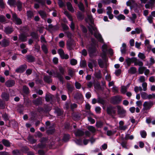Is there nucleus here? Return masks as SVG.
Returning a JSON list of instances; mask_svg holds the SVG:
<instances>
[{"mask_svg":"<svg viewBox=\"0 0 155 155\" xmlns=\"http://www.w3.org/2000/svg\"><path fill=\"white\" fill-rule=\"evenodd\" d=\"M107 112L109 114H114L116 113V110L114 107L109 106L107 108Z\"/></svg>","mask_w":155,"mask_h":155,"instance_id":"9d476101","label":"nucleus"},{"mask_svg":"<svg viewBox=\"0 0 155 155\" xmlns=\"http://www.w3.org/2000/svg\"><path fill=\"white\" fill-rule=\"evenodd\" d=\"M130 84H128L127 86H122L121 87L120 91L123 94H125L127 91V90L128 88L130 85Z\"/></svg>","mask_w":155,"mask_h":155,"instance_id":"f8f14e48","label":"nucleus"},{"mask_svg":"<svg viewBox=\"0 0 155 155\" xmlns=\"http://www.w3.org/2000/svg\"><path fill=\"white\" fill-rule=\"evenodd\" d=\"M117 109L118 114L119 117L121 118L124 117L126 115V111L123 107L119 105L117 106Z\"/></svg>","mask_w":155,"mask_h":155,"instance_id":"f03ea898","label":"nucleus"},{"mask_svg":"<svg viewBox=\"0 0 155 155\" xmlns=\"http://www.w3.org/2000/svg\"><path fill=\"white\" fill-rule=\"evenodd\" d=\"M155 6V4L150 2H148L145 5V7L146 8H150L152 10V8Z\"/></svg>","mask_w":155,"mask_h":155,"instance_id":"dca6fc26","label":"nucleus"},{"mask_svg":"<svg viewBox=\"0 0 155 155\" xmlns=\"http://www.w3.org/2000/svg\"><path fill=\"white\" fill-rule=\"evenodd\" d=\"M23 90L24 93L26 94L29 93V89L26 86H23Z\"/></svg>","mask_w":155,"mask_h":155,"instance_id":"ea45409f","label":"nucleus"},{"mask_svg":"<svg viewBox=\"0 0 155 155\" xmlns=\"http://www.w3.org/2000/svg\"><path fill=\"white\" fill-rule=\"evenodd\" d=\"M140 134L142 138H145L147 136V133L145 131L143 130L140 132Z\"/></svg>","mask_w":155,"mask_h":155,"instance_id":"c03bdc74","label":"nucleus"},{"mask_svg":"<svg viewBox=\"0 0 155 155\" xmlns=\"http://www.w3.org/2000/svg\"><path fill=\"white\" fill-rule=\"evenodd\" d=\"M8 3L10 6L13 5L15 4V0H8Z\"/></svg>","mask_w":155,"mask_h":155,"instance_id":"052dcab7","label":"nucleus"},{"mask_svg":"<svg viewBox=\"0 0 155 155\" xmlns=\"http://www.w3.org/2000/svg\"><path fill=\"white\" fill-rule=\"evenodd\" d=\"M78 7L80 9L81 11H84V8L83 4L81 2H80L78 4Z\"/></svg>","mask_w":155,"mask_h":155,"instance_id":"79ce46f5","label":"nucleus"},{"mask_svg":"<svg viewBox=\"0 0 155 155\" xmlns=\"http://www.w3.org/2000/svg\"><path fill=\"white\" fill-rule=\"evenodd\" d=\"M75 97L77 99L79 98L82 99L83 98V96L82 94L80 93H77L75 95Z\"/></svg>","mask_w":155,"mask_h":155,"instance_id":"680f3d73","label":"nucleus"},{"mask_svg":"<svg viewBox=\"0 0 155 155\" xmlns=\"http://www.w3.org/2000/svg\"><path fill=\"white\" fill-rule=\"evenodd\" d=\"M143 90V91H146L147 90V84L146 82L143 83L142 84Z\"/></svg>","mask_w":155,"mask_h":155,"instance_id":"a19ab883","label":"nucleus"},{"mask_svg":"<svg viewBox=\"0 0 155 155\" xmlns=\"http://www.w3.org/2000/svg\"><path fill=\"white\" fill-rule=\"evenodd\" d=\"M67 6L68 10L71 12H74V9L70 2H68L67 3Z\"/></svg>","mask_w":155,"mask_h":155,"instance_id":"aec40b11","label":"nucleus"},{"mask_svg":"<svg viewBox=\"0 0 155 155\" xmlns=\"http://www.w3.org/2000/svg\"><path fill=\"white\" fill-rule=\"evenodd\" d=\"M122 100V97L120 95L114 96L111 98V102L114 104H119Z\"/></svg>","mask_w":155,"mask_h":155,"instance_id":"20e7f679","label":"nucleus"},{"mask_svg":"<svg viewBox=\"0 0 155 155\" xmlns=\"http://www.w3.org/2000/svg\"><path fill=\"white\" fill-rule=\"evenodd\" d=\"M33 103L36 105H39L41 103V99H37L35 100H33Z\"/></svg>","mask_w":155,"mask_h":155,"instance_id":"c9c22d12","label":"nucleus"},{"mask_svg":"<svg viewBox=\"0 0 155 155\" xmlns=\"http://www.w3.org/2000/svg\"><path fill=\"white\" fill-rule=\"evenodd\" d=\"M1 96L2 98L4 101H8L9 99V94L6 93H2V94Z\"/></svg>","mask_w":155,"mask_h":155,"instance_id":"f3484780","label":"nucleus"},{"mask_svg":"<svg viewBox=\"0 0 155 155\" xmlns=\"http://www.w3.org/2000/svg\"><path fill=\"white\" fill-rule=\"evenodd\" d=\"M44 147V146L41 144H38V145L35 146L34 147V149L35 150H37L38 148H42Z\"/></svg>","mask_w":155,"mask_h":155,"instance_id":"3c124183","label":"nucleus"},{"mask_svg":"<svg viewBox=\"0 0 155 155\" xmlns=\"http://www.w3.org/2000/svg\"><path fill=\"white\" fill-rule=\"evenodd\" d=\"M28 139L29 141L31 143L33 144L36 142V140L32 136H29L28 137Z\"/></svg>","mask_w":155,"mask_h":155,"instance_id":"c85d7f7f","label":"nucleus"},{"mask_svg":"<svg viewBox=\"0 0 155 155\" xmlns=\"http://www.w3.org/2000/svg\"><path fill=\"white\" fill-rule=\"evenodd\" d=\"M15 84V81L13 80H10L7 81L5 85L7 87H10L14 86Z\"/></svg>","mask_w":155,"mask_h":155,"instance_id":"4468645a","label":"nucleus"},{"mask_svg":"<svg viewBox=\"0 0 155 155\" xmlns=\"http://www.w3.org/2000/svg\"><path fill=\"white\" fill-rule=\"evenodd\" d=\"M70 63L71 65H74L76 64L77 63V61L76 60L72 59L71 60Z\"/></svg>","mask_w":155,"mask_h":155,"instance_id":"6e6d98bb","label":"nucleus"},{"mask_svg":"<svg viewBox=\"0 0 155 155\" xmlns=\"http://www.w3.org/2000/svg\"><path fill=\"white\" fill-rule=\"evenodd\" d=\"M98 62L99 66L101 68H103L104 66V63L103 61L101 59L98 60Z\"/></svg>","mask_w":155,"mask_h":155,"instance_id":"f704fd0d","label":"nucleus"},{"mask_svg":"<svg viewBox=\"0 0 155 155\" xmlns=\"http://www.w3.org/2000/svg\"><path fill=\"white\" fill-rule=\"evenodd\" d=\"M112 91L114 93H117L118 91V89L116 87H113L112 88Z\"/></svg>","mask_w":155,"mask_h":155,"instance_id":"338daca9","label":"nucleus"},{"mask_svg":"<svg viewBox=\"0 0 155 155\" xmlns=\"http://www.w3.org/2000/svg\"><path fill=\"white\" fill-rule=\"evenodd\" d=\"M140 67L138 68V73L139 74H142L144 72V71L146 69V67L143 66Z\"/></svg>","mask_w":155,"mask_h":155,"instance_id":"7c9ffc66","label":"nucleus"},{"mask_svg":"<svg viewBox=\"0 0 155 155\" xmlns=\"http://www.w3.org/2000/svg\"><path fill=\"white\" fill-rule=\"evenodd\" d=\"M133 58L134 57L131 58H130L127 57L126 59L125 62L128 66H130L131 63H133Z\"/></svg>","mask_w":155,"mask_h":155,"instance_id":"4be33fe9","label":"nucleus"},{"mask_svg":"<svg viewBox=\"0 0 155 155\" xmlns=\"http://www.w3.org/2000/svg\"><path fill=\"white\" fill-rule=\"evenodd\" d=\"M147 20L151 24L153 22V17L151 15H150L147 18Z\"/></svg>","mask_w":155,"mask_h":155,"instance_id":"5fc2aeb1","label":"nucleus"},{"mask_svg":"<svg viewBox=\"0 0 155 155\" xmlns=\"http://www.w3.org/2000/svg\"><path fill=\"white\" fill-rule=\"evenodd\" d=\"M102 49L103 52L104 53V56L107 51V46L105 44H104L102 46Z\"/></svg>","mask_w":155,"mask_h":155,"instance_id":"e433bc0d","label":"nucleus"},{"mask_svg":"<svg viewBox=\"0 0 155 155\" xmlns=\"http://www.w3.org/2000/svg\"><path fill=\"white\" fill-rule=\"evenodd\" d=\"M138 57L141 59H143L145 58V56L143 53L140 52L138 55Z\"/></svg>","mask_w":155,"mask_h":155,"instance_id":"8fccbe9b","label":"nucleus"},{"mask_svg":"<svg viewBox=\"0 0 155 155\" xmlns=\"http://www.w3.org/2000/svg\"><path fill=\"white\" fill-rule=\"evenodd\" d=\"M48 28L49 30L50 31H55L58 28L57 26H54L51 24H50L48 25Z\"/></svg>","mask_w":155,"mask_h":155,"instance_id":"c756f323","label":"nucleus"},{"mask_svg":"<svg viewBox=\"0 0 155 155\" xmlns=\"http://www.w3.org/2000/svg\"><path fill=\"white\" fill-rule=\"evenodd\" d=\"M92 29L94 31L95 33L94 34V36L100 42L103 43L104 40L102 38V36L100 34L97 32V29L94 27H92Z\"/></svg>","mask_w":155,"mask_h":155,"instance_id":"39448f33","label":"nucleus"},{"mask_svg":"<svg viewBox=\"0 0 155 155\" xmlns=\"http://www.w3.org/2000/svg\"><path fill=\"white\" fill-rule=\"evenodd\" d=\"M13 31V29L11 27H7L5 28L4 31L7 34L11 33Z\"/></svg>","mask_w":155,"mask_h":155,"instance_id":"a878e982","label":"nucleus"},{"mask_svg":"<svg viewBox=\"0 0 155 155\" xmlns=\"http://www.w3.org/2000/svg\"><path fill=\"white\" fill-rule=\"evenodd\" d=\"M38 12L42 18L45 19L46 18V14L45 12L41 10L39 11Z\"/></svg>","mask_w":155,"mask_h":155,"instance_id":"cd10ccee","label":"nucleus"},{"mask_svg":"<svg viewBox=\"0 0 155 155\" xmlns=\"http://www.w3.org/2000/svg\"><path fill=\"white\" fill-rule=\"evenodd\" d=\"M75 85L76 88L77 89H80L81 88V84L78 82H75Z\"/></svg>","mask_w":155,"mask_h":155,"instance_id":"13d9d810","label":"nucleus"},{"mask_svg":"<svg viewBox=\"0 0 155 155\" xmlns=\"http://www.w3.org/2000/svg\"><path fill=\"white\" fill-rule=\"evenodd\" d=\"M58 53L61 57L64 54L63 50L61 49H59L58 50Z\"/></svg>","mask_w":155,"mask_h":155,"instance_id":"69168bd1","label":"nucleus"},{"mask_svg":"<svg viewBox=\"0 0 155 155\" xmlns=\"http://www.w3.org/2000/svg\"><path fill=\"white\" fill-rule=\"evenodd\" d=\"M137 71V69L135 67H131L128 70V73L131 74H134Z\"/></svg>","mask_w":155,"mask_h":155,"instance_id":"412c9836","label":"nucleus"},{"mask_svg":"<svg viewBox=\"0 0 155 155\" xmlns=\"http://www.w3.org/2000/svg\"><path fill=\"white\" fill-rule=\"evenodd\" d=\"M137 34H139L140 33H142L143 31L141 28H137L135 29Z\"/></svg>","mask_w":155,"mask_h":155,"instance_id":"0e129e2a","label":"nucleus"},{"mask_svg":"<svg viewBox=\"0 0 155 155\" xmlns=\"http://www.w3.org/2000/svg\"><path fill=\"white\" fill-rule=\"evenodd\" d=\"M107 14L108 15L109 18L112 19L113 18V15L112 14V9L110 6H108L106 9Z\"/></svg>","mask_w":155,"mask_h":155,"instance_id":"6e6552de","label":"nucleus"},{"mask_svg":"<svg viewBox=\"0 0 155 155\" xmlns=\"http://www.w3.org/2000/svg\"><path fill=\"white\" fill-rule=\"evenodd\" d=\"M69 139V136L68 135H64L63 138V140L64 141H67Z\"/></svg>","mask_w":155,"mask_h":155,"instance_id":"e2e57ef3","label":"nucleus"},{"mask_svg":"<svg viewBox=\"0 0 155 155\" xmlns=\"http://www.w3.org/2000/svg\"><path fill=\"white\" fill-rule=\"evenodd\" d=\"M141 98L144 100L147 99L148 94L145 92L141 91L140 93Z\"/></svg>","mask_w":155,"mask_h":155,"instance_id":"5701e85b","label":"nucleus"},{"mask_svg":"<svg viewBox=\"0 0 155 155\" xmlns=\"http://www.w3.org/2000/svg\"><path fill=\"white\" fill-rule=\"evenodd\" d=\"M28 35L25 34H21L19 36V40L22 41H25L27 40Z\"/></svg>","mask_w":155,"mask_h":155,"instance_id":"ddd939ff","label":"nucleus"},{"mask_svg":"<svg viewBox=\"0 0 155 155\" xmlns=\"http://www.w3.org/2000/svg\"><path fill=\"white\" fill-rule=\"evenodd\" d=\"M67 87L70 92H71L74 89L73 86H72L70 83H67L66 84Z\"/></svg>","mask_w":155,"mask_h":155,"instance_id":"b1692460","label":"nucleus"},{"mask_svg":"<svg viewBox=\"0 0 155 155\" xmlns=\"http://www.w3.org/2000/svg\"><path fill=\"white\" fill-rule=\"evenodd\" d=\"M133 60V63H134V65H138L140 66H143V62L142 61H140L139 60L137 59L136 58L134 57Z\"/></svg>","mask_w":155,"mask_h":155,"instance_id":"9b49d317","label":"nucleus"},{"mask_svg":"<svg viewBox=\"0 0 155 155\" xmlns=\"http://www.w3.org/2000/svg\"><path fill=\"white\" fill-rule=\"evenodd\" d=\"M155 98V94H148V96L147 97V99H150L152 98Z\"/></svg>","mask_w":155,"mask_h":155,"instance_id":"864d4df0","label":"nucleus"},{"mask_svg":"<svg viewBox=\"0 0 155 155\" xmlns=\"http://www.w3.org/2000/svg\"><path fill=\"white\" fill-rule=\"evenodd\" d=\"M27 68V66L26 65H21L16 69L15 72L17 73H22Z\"/></svg>","mask_w":155,"mask_h":155,"instance_id":"1a4fd4ad","label":"nucleus"},{"mask_svg":"<svg viewBox=\"0 0 155 155\" xmlns=\"http://www.w3.org/2000/svg\"><path fill=\"white\" fill-rule=\"evenodd\" d=\"M28 60L30 62H32L34 61L35 58L34 57L32 56H28L27 57Z\"/></svg>","mask_w":155,"mask_h":155,"instance_id":"a18cd8bd","label":"nucleus"},{"mask_svg":"<svg viewBox=\"0 0 155 155\" xmlns=\"http://www.w3.org/2000/svg\"><path fill=\"white\" fill-rule=\"evenodd\" d=\"M145 77L143 76H140L139 79V81L140 82H145Z\"/></svg>","mask_w":155,"mask_h":155,"instance_id":"603ef678","label":"nucleus"},{"mask_svg":"<svg viewBox=\"0 0 155 155\" xmlns=\"http://www.w3.org/2000/svg\"><path fill=\"white\" fill-rule=\"evenodd\" d=\"M96 126L98 128H101L103 124L100 121L97 122L96 123Z\"/></svg>","mask_w":155,"mask_h":155,"instance_id":"4d7b16f0","label":"nucleus"},{"mask_svg":"<svg viewBox=\"0 0 155 155\" xmlns=\"http://www.w3.org/2000/svg\"><path fill=\"white\" fill-rule=\"evenodd\" d=\"M41 49L43 51L45 54H46L48 52V49L47 46L44 44H43L41 46Z\"/></svg>","mask_w":155,"mask_h":155,"instance_id":"58836bf2","label":"nucleus"},{"mask_svg":"<svg viewBox=\"0 0 155 155\" xmlns=\"http://www.w3.org/2000/svg\"><path fill=\"white\" fill-rule=\"evenodd\" d=\"M86 21L89 24H93L94 23V19L91 14L88 13L87 15L86 18Z\"/></svg>","mask_w":155,"mask_h":155,"instance_id":"0eeeda50","label":"nucleus"},{"mask_svg":"<svg viewBox=\"0 0 155 155\" xmlns=\"http://www.w3.org/2000/svg\"><path fill=\"white\" fill-rule=\"evenodd\" d=\"M15 24L17 25H20L22 23V21L21 19L20 18H18L15 20L13 21Z\"/></svg>","mask_w":155,"mask_h":155,"instance_id":"49530a36","label":"nucleus"},{"mask_svg":"<svg viewBox=\"0 0 155 155\" xmlns=\"http://www.w3.org/2000/svg\"><path fill=\"white\" fill-rule=\"evenodd\" d=\"M51 76H49L47 75H45L43 79L45 82L50 83L52 82V80L51 79Z\"/></svg>","mask_w":155,"mask_h":155,"instance_id":"a211bd4d","label":"nucleus"},{"mask_svg":"<svg viewBox=\"0 0 155 155\" xmlns=\"http://www.w3.org/2000/svg\"><path fill=\"white\" fill-rule=\"evenodd\" d=\"M87 128L88 130L92 133H94L96 131V129L95 127L93 126H88Z\"/></svg>","mask_w":155,"mask_h":155,"instance_id":"72a5a7b5","label":"nucleus"},{"mask_svg":"<svg viewBox=\"0 0 155 155\" xmlns=\"http://www.w3.org/2000/svg\"><path fill=\"white\" fill-rule=\"evenodd\" d=\"M47 73L50 76H53L54 77L58 78L61 82H63V77L59 73L57 72H55L53 70L51 71H47Z\"/></svg>","mask_w":155,"mask_h":155,"instance_id":"f257e3e1","label":"nucleus"},{"mask_svg":"<svg viewBox=\"0 0 155 155\" xmlns=\"http://www.w3.org/2000/svg\"><path fill=\"white\" fill-rule=\"evenodd\" d=\"M153 101H146L143 104V108L142 110H146L150 109L153 105Z\"/></svg>","mask_w":155,"mask_h":155,"instance_id":"7ed1b4c3","label":"nucleus"},{"mask_svg":"<svg viewBox=\"0 0 155 155\" xmlns=\"http://www.w3.org/2000/svg\"><path fill=\"white\" fill-rule=\"evenodd\" d=\"M0 22L2 23H5L7 22L5 17L2 15L0 16Z\"/></svg>","mask_w":155,"mask_h":155,"instance_id":"2f4dec72","label":"nucleus"},{"mask_svg":"<svg viewBox=\"0 0 155 155\" xmlns=\"http://www.w3.org/2000/svg\"><path fill=\"white\" fill-rule=\"evenodd\" d=\"M80 66L81 68H84L87 66L86 61L85 60H81L80 62Z\"/></svg>","mask_w":155,"mask_h":155,"instance_id":"4c0bfd02","label":"nucleus"},{"mask_svg":"<svg viewBox=\"0 0 155 155\" xmlns=\"http://www.w3.org/2000/svg\"><path fill=\"white\" fill-rule=\"evenodd\" d=\"M5 3L4 2L3 0H0V6L2 8H5Z\"/></svg>","mask_w":155,"mask_h":155,"instance_id":"bf43d9fd","label":"nucleus"},{"mask_svg":"<svg viewBox=\"0 0 155 155\" xmlns=\"http://www.w3.org/2000/svg\"><path fill=\"white\" fill-rule=\"evenodd\" d=\"M124 122L122 120H120L119 123L118 129L119 130L125 131L127 129V125H124Z\"/></svg>","mask_w":155,"mask_h":155,"instance_id":"423d86ee","label":"nucleus"},{"mask_svg":"<svg viewBox=\"0 0 155 155\" xmlns=\"http://www.w3.org/2000/svg\"><path fill=\"white\" fill-rule=\"evenodd\" d=\"M27 15L28 17V18H31L33 16V13L30 11H28L27 12Z\"/></svg>","mask_w":155,"mask_h":155,"instance_id":"09e8293b","label":"nucleus"},{"mask_svg":"<svg viewBox=\"0 0 155 155\" xmlns=\"http://www.w3.org/2000/svg\"><path fill=\"white\" fill-rule=\"evenodd\" d=\"M58 70L60 72H59L60 74L62 76V75H64V73L65 71V69L61 66H58Z\"/></svg>","mask_w":155,"mask_h":155,"instance_id":"393cba45","label":"nucleus"},{"mask_svg":"<svg viewBox=\"0 0 155 155\" xmlns=\"http://www.w3.org/2000/svg\"><path fill=\"white\" fill-rule=\"evenodd\" d=\"M117 18L119 20H124L125 18V17L124 15L120 14L117 16Z\"/></svg>","mask_w":155,"mask_h":155,"instance_id":"37998d69","label":"nucleus"},{"mask_svg":"<svg viewBox=\"0 0 155 155\" xmlns=\"http://www.w3.org/2000/svg\"><path fill=\"white\" fill-rule=\"evenodd\" d=\"M2 142L4 145L6 147H9L10 145V142L7 140L4 139L2 140Z\"/></svg>","mask_w":155,"mask_h":155,"instance_id":"bb28decb","label":"nucleus"},{"mask_svg":"<svg viewBox=\"0 0 155 155\" xmlns=\"http://www.w3.org/2000/svg\"><path fill=\"white\" fill-rule=\"evenodd\" d=\"M77 16L78 18L80 20H82L84 17V15L80 12L78 13Z\"/></svg>","mask_w":155,"mask_h":155,"instance_id":"de8ad7c7","label":"nucleus"},{"mask_svg":"<svg viewBox=\"0 0 155 155\" xmlns=\"http://www.w3.org/2000/svg\"><path fill=\"white\" fill-rule=\"evenodd\" d=\"M12 153L14 155H20L19 151L18 150H15L13 151Z\"/></svg>","mask_w":155,"mask_h":155,"instance_id":"774afa93","label":"nucleus"},{"mask_svg":"<svg viewBox=\"0 0 155 155\" xmlns=\"http://www.w3.org/2000/svg\"><path fill=\"white\" fill-rule=\"evenodd\" d=\"M84 134V132L83 131L79 129L77 131L75 132V135L78 136H82Z\"/></svg>","mask_w":155,"mask_h":155,"instance_id":"6ab92c4d","label":"nucleus"},{"mask_svg":"<svg viewBox=\"0 0 155 155\" xmlns=\"http://www.w3.org/2000/svg\"><path fill=\"white\" fill-rule=\"evenodd\" d=\"M17 6L18 10L21 11L22 10V3L19 1H18L17 2Z\"/></svg>","mask_w":155,"mask_h":155,"instance_id":"473e14b6","label":"nucleus"},{"mask_svg":"<svg viewBox=\"0 0 155 155\" xmlns=\"http://www.w3.org/2000/svg\"><path fill=\"white\" fill-rule=\"evenodd\" d=\"M9 41L5 39H3L1 42V45L3 47H7L9 45Z\"/></svg>","mask_w":155,"mask_h":155,"instance_id":"2eb2a0df","label":"nucleus"}]
</instances>
